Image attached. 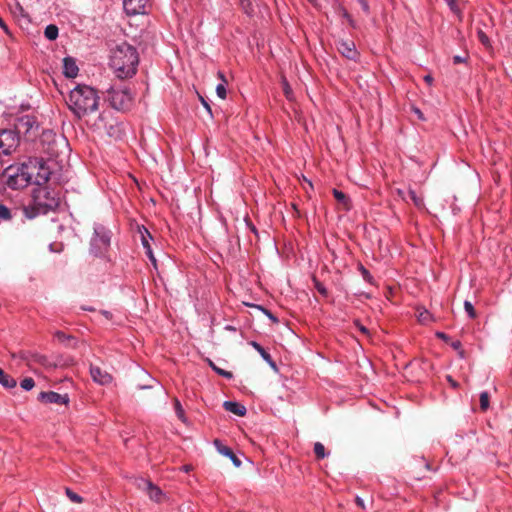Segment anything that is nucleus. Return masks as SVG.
I'll list each match as a JSON object with an SVG mask.
<instances>
[{"mask_svg": "<svg viewBox=\"0 0 512 512\" xmlns=\"http://www.w3.org/2000/svg\"><path fill=\"white\" fill-rule=\"evenodd\" d=\"M139 55L135 47L123 42L111 50L110 66L120 79L130 78L137 72Z\"/></svg>", "mask_w": 512, "mask_h": 512, "instance_id": "1", "label": "nucleus"}, {"mask_svg": "<svg viewBox=\"0 0 512 512\" xmlns=\"http://www.w3.org/2000/svg\"><path fill=\"white\" fill-rule=\"evenodd\" d=\"M66 103L71 112L80 119L98 109L99 96L94 88L79 84L70 91Z\"/></svg>", "mask_w": 512, "mask_h": 512, "instance_id": "2", "label": "nucleus"}, {"mask_svg": "<svg viewBox=\"0 0 512 512\" xmlns=\"http://www.w3.org/2000/svg\"><path fill=\"white\" fill-rule=\"evenodd\" d=\"M60 204L57 193L47 186H40L33 192V202L23 208L24 215L33 219L41 214L55 210Z\"/></svg>", "mask_w": 512, "mask_h": 512, "instance_id": "3", "label": "nucleus"}, {"mask_svg": "<svg viewBox=\"0 0 512 512\" xmlns=\"http://www.w3.org/2000/svg\"><path fill=\"white\" fill-rule=\"evenodd\" d=\"M36 168L35 165H25L17 168L14 173H10L13 168L10 166L5 169L7 174L6 185L11 189H21L32 183L33 171Z\"/></svg>", "mask_w": 512, "mask_h": 512, "instance_id": "4", "label": "nucleus"}, {"mask_svg": "<svg viewBox=\"0 0 512 512\" xmlns=\"http://www.w3.org/2000/svg\"><path fill=\"white\" fill-rule=\"evenodd\" d=\"M111 243V232L101 224L94 225V234L90 242V251L95 256L107 253Z\"/></svg>", "mask_w": 512, "mask_h": 512, "instance_id": "5", "label": "nucleus"}, {"mask_svg": "<svg viewBox=\"0 0 512 512\" xmlns=\"http://www.w3.org/2000/svg\"><path fill=\"white\" fill-rule=\"evenodd\" d=\"M108 101L116 110H126L132 104V94L127 86H112L107 90Z\"/></svg>", "mask_w": 512, "mask_h": 512, "instance_id": "6", "label": "nucleus"}, {"mask_svg": "<svg viewBox=\"0 0 512 512\" xmlns=\"http://www.w3.org/2000/svg\"><path fill=\"white\" fill-rule=\"evenodd\" d=\"M19 145V137L12 130H2L0 131V150L4 155H9Z\"/></svg>", "mask_w": 512, "mask_h": 512, "instance_id": "7", "label": "nucleus"}, {"mask_svg": "<svg viewBox=\"0 0 512 512\" xmlns=\"http://www.w3.org/2000/svg\"><path fill=\"white\" fill-rule=\"evenodd\" d=\"M27 165H35L36 168L33 171V179L32 183L38 185V187L43 186L48 180L50 176L49 169L45 166V163L42 160L30 161Z\"/></svg>", "mask_w": 512, "mask_h": 512, "instance_id": "8", "label": "nucleus"}, {"mask_svg": "<svg viewBox=\"0 0 512 512\" xmlns=\"http://www.w3.org/2000/svg\"><path fill=\"white\" fill-rule=\"evenodd\" d=\"M140 489H143L148 494L149 498L155 502H161L163 497L162 490L155 486L151 481L146 479H139L137 483Z\"/></svg>", "mask_w": 512, "mask_h": 512, "instance_id": "9", "label": "nucleus"}, {"mask_svg": "<svg viewBox=\"0 0 512 512\" xmlns=\"http://www.w3.org/2000/svg\"><path fill=\"white\" fill-rule=\"evenodd\" d=\"M147 0H123V7L128 15L146 13Z\"/></svg>", "mask_w": 512, "mask_h": 512, "instance_id": "10", "label": "nucleus"}, {"mask_svg": "<svg viewBox=\"0 0 512 512\" xmlns=\"http://www.w3.org/2000/svg\"><path fill=\"white\" fill-rule=\"evenodd\" d=\"M336 46L338 52L345 58L349 60H355L357 58L358 52L353 41L341 40L337 42Z\"/></svg>", "mask_w": 512, "mask_h": 512, "instance_id": "11", "label": "nucleus"}, {"mask_svg": "<svg viewBox=\"0 0 512 512\" xmlns=\"http://www.w3.org/2000/svg\"><path fill=\"white\" fill-rule=\"evenodd\" d=\"M139 233H140V237H141V243H142L143 248L145 249L146 255L148 256L150 261L153 263V265L156 266V259L153 255V251H152L151 244H150V241L152 240V236H151L150 232L148 231L147 228L142 226L139 228Z\"/></svg>", "mask_w": 512, "mask_h": 512, "instance_id": "12", "label": "nucleus"}, {"mask_svg": "<svg viewBox=\"0 0 512 512\" xmlns=\"http://www.w3.org/2000/svg\"><path fill=\"white\" fill-rule=\"evenodd\" d=\"M39 399L45 403H55L58 405H66L69 402L68 396L66 394L61 395L53 391L41 392Z\"/></svg>", "mask_w": 512, "mask_h": 512, "instance_id": "13", "label": "nucleus"}, {"mask_svg": "<svg viewBox=\"0 0 512 512\" xmlns=\"http://www.w3.org/2000/svg\"><path fill=\"white\" fill-rule=\"evenodd\" d=\"M90 375L93 381L100 385H107L112 382V376L98 366H90Z\"/></svg>", "mask_w": 512, "mask_h": 512, "instance_id": "14", "label": "nucleus"}, {"mask_svg": "<svg viewBox=\"0 0 512 512\" xmlns=\"http://www.w3.org/2000/svg\"><path fill=\"white\" fill-rule=\"evenodd\" d=\"M214 445L217 448L218 452L226 457H229L236 467H239L241 465L240 459L234 454L231 448L223 445L222 442L218 439L214 440Z\"/></svg>", "mask_w": 512, "mask_h": 512, "instance_id": "15", "label": "nucleus"}, {"mask_svg": "<svg viewBox=\"0 0 512 512\" xmlns=\"http://www.w3.org/2000/svg\"><path fill=\"white\" fill-rule=\"evenodd\" d=\"M79 68L76 61L71 57L63 59V73L68 78H75L78 75Z\"/></svg>", "mask_w": 512, "mask_h": 512, "instance_id": "16", "label": "nucleus"}, {"mask_svg": "<svg viewBox=\"0 0 512 512\" xmlns=\"http://www.w3.org/2000/svg\"><path fill=\"white\" fill-rule=\"evenodd\" d=\"M249 344L261 355L263 360L268 363L270 367L273 369L277 368L276 363L271 355L258 342L251 341Z\"/></svg>", "mask_w": 512, "mask_h": 512, "instance_id": "17", "label": "nucleus"}, {"mask_svg": "<svg viewBox=\"0 0 512 512\" xmlns=\"http://www.w3.org/2000/svg\"><path fill=\"white\" fill-rule=\"evenodd\" d=\"M223 407L226 411H229L237 416H244L246 414V408L240 403L234 401H225Z\"/></svg>", "mask_w": 512, "mask_h": 512, "instance_id": "18", "label": "nucleus"}, {"mask_svg": "<svg viewBox=\"0 0 512 512\" xmlns=\"http://www.w3.org/2000/svg\"><path fill=\"white\" fill-rule=\"evenodd\" d=\"M0 384L7 389L16 387V380L10 375L6 374L2 368H0Z\"/></svg>", "mask_w": 512, "mask_h": 512, "instance_id": "19", "label": "nucleus"}, {"mask_svg": "<svg viewBox=\"0 0 512 512\" xmlns=\"http://www.w3.org/2000/svg\"><path fill=\"white\" fill-rule=\"evenodd\" d=\"M13 210L0 202V223L9 222L13 219Z\"/></svg>", "mask_w": 512, "mask_h": 512, "instance_id": "20", "label": "nucleus"}, {"mask_svg": "<svg viewBox=\"0 0 512 512\" xmlns=\"http://www.w3.org/2000/svg\"><path fill=\"white\" fill-rule=\"evenodd\" d=\"M218 77L222 80V83L217 85L216 93H217L219 98L225 99L226 95H227V91H226L227 81L225 79L224 74L221 71L218 72Z\"/></svg>", "mask_w": 512, "mask_h": 512, "instance_id": "21", "label": "nucleus"}, {"mask_svg": "<svg viewBox=\"0 0 512 512\" xmlns=\"http://www.w3.org/2000/svg\"><path fill=\"white\" fill-rule=\"evenodd\" d=\"M417 319L421 324H428L432 321V314L426 309H417Z\"/></svg>", "mask_w": 512, "mask_h": 512, "instance_id": "22", "label": "nucleus"}, {"mask_svg": "<svg viewBox=\"0 0 512 512\" xmlns=\"http://www.w3.org/2000/svg\"><path fill=\"white\" fill-rule=\"evenodd\" d=\"M44 35L49 40H55L58 37V27L50 24L45 28Z\"/></svg>", "mask_w": 512, "mask_h": 512, "instance_id": "23", "label": "nucleus"}, {"mask_svg": "<svg viewBox=\"0 0 512 512\" xmlns=\"http://www.w3.org/2000/svg\"><path fill=\"white\" fill-rule=\"evenodd\" d=\"M408 197L414 203V205L416 207H418V208L424 207V201H423L422 197L418 196L414 190L409 189Z\"/></svg>", "mask_w": 512, "mask_h": 512, "instance_id": "24", "label": "nucleus"}, {"mask_svg": "<svg viewBox=\"0 0 512 512\" xmlns=\"http://www.w3.org/2000/svg\"><path fill=\"white\" fill-rule=\"evenodd\" d=\"M314 453L318 459H323L327 456V453L325 451V447L322 443L316 442L314 444Z\"/></svg>", "mask_w": 512, "mask_h": 512, "instance_id": "25", "label": "nucleus"}, {"mask_svg": "<svg viewBox=\"0 0 512 512\" xmlns=\"http://www.w3.org/2000/svg\"><path fill=\"white\" fill-rule=\"evenodd\" d=\"M282 88H283L285 97L288 100H292L293 99V91L285 77L282 78Z\"/></svg>", "mask_w": 512, "mask_h": 512, "instance_id": "26", "label": "nucleus"}, {"mask_svg": "<svg viewBox=\"0 0 512 512\" xmlns=\"http://www.w3.org/2000/svg\"><path fill=\"white\" fill-rule=\"evenodd\" d=\"M27 360L28 364L35 362L44 365L47 361L45 356L39 354H31L30 357H24Z\"/></svg>", "mask_w": 512, "mask_h": 512, "instance_id": "27", "label": "nucleus"}, {"mask_svg": "<svg viewBox=\"0 0 512 512\" xmlns=\"http://www.w3.org/2000/svg\"><path fill=\"white\" fill-rule=\"evenodd\" d=\"M464 310L470 319H475L477 317L473 304L468 300L464 301Z\"/></svg>", "mask_w": 512, "mask_h": 512, "instance_id": "28", "label": "nucleus"}, {"mask_svg": "<svg viewBox=\"0 0 512 512\" xmlns=\"http://www.w3.org/2000/svg\"><path fill=\"white\" fill-rule=\"evenodd\" d=\"M209 365L217 374H219L227 379H231L233 377L232 372L226 371V370H223V369L217 367L212 361H209Z\"/></svg>", "mask_w": 512, "mask_h": 512, "instance_id": "29", "label": "nucleus"}, {"mask_svg": "<svg viewBox=\"0 0 512 512\" xmlns=\"http://www.w3.org/2000/svg\"><path fill=\"white\" fill-rule=\"evenodd\" d=\"M480 408L482 411H486L489 408V394L486 391L480 394Z\"/></svg>", "mask_w": 512, "mask_h": 512, "instance_id": "30", "label": "nucleus"}, {"mask_svg": "<svg viewBox=\"0 0 512 512\" xmlns=\"http://www.w3.org/2000/svg\"><path fill=\"white\" fill-rule=\"evenodd\" d=\"M333 195L338 202H340L344 205L348 204L349 199L344 192L337 190V189H333Z\"/></svg>", "mask_w": 512, "mask_h": 512, "instance_id": "31", "label": "nucleus"}, {"mask_svg": "<svg viewBox=\"0 0 512 512\" xmlns=\"http://www.w3.org/2000/svg\"><path fill=\"white\" fill-rule=\"evenodd\" d=\"M313 283L315 289L324 297L328 296V290L327 288L315 277L313 278Z\"/></svg>", "mask_w": 512, "mask_h": 512, "instance_id": "32", "label": "nucleus"}, {"mask_svg": "<svg viewBox=\"0 0 512 512\" xmlns=\"http://www.w3.org/2000/svg\"><path fill=\"white\" fill-rule=\"evenodd\" d=\"M66 495L74 503H82L83 502V498L69 488H66Z\"/></svg>", "mask_w": 512, "mask_h": 512, "instance_id": "33", "label": "nucleus"}, {"mask_svg": "<svg viewBox=\"0 0 512 512\" xmlns=\"http://www.w3.org/2000/svg\"><path fill=\"white\" fill-rule=\"evenodd\" d=\"M20 386L24 390L29 391L35 386V382L31 377H27L20 382Z\"/></svg>", "mask_w": 512, "mask_h": 512, "instance_id": "34", "label": "nucleus"}, {"mask_svg": "<svg viewBox=\"0 0 512 512\" xmlns=\"http://www.w3.org/2000/svg\"><path fill=\"white\" fill-rule=\"evenodd\" d=\"M174 408H175V412H176V415L178 416V418L180 420L184 421L185 420L184 410H183L182 405L178 399L174 400Z\"/></svg>", "mask_w": 512, "mask_h": 512, "instance_id": "35", "label": "nucleus"}, {"mask_svg": "<svg viewBox=\"0 0 512 512\" xmlns=\"http://www.w3.org/2000/svg\"><path fill=\"white\" fill-rule=\"evenodd\" d=\"M359 271L361 272V275L366 282L373 283L372 275L363 265L359 266Z\"/></svg>", "mask_w": 512, "mask_h": 512, "instance_id": "36", "label": "nucleus"}, {"mask_svg": "<svg viewBox=\"0 0 512 512\" xmlns=\"http://www.w3.org/2000/svg\"><path fill=\"white\" fill-rule=\"evenodd\" d=\"M445 1L452 12H454L455 14H460V10L457 6V0H445Z\"/></svg>", "mask_w": 512, "mask_h": 512, "instance_id": "37", "label": "nucleus"}, {"mask_svg": "<svg viewBox=\"0 0 512 512\" xmlns=\"http://www.w3.org/2000/svg\"><path fill=\"white\" fill-rule=\"evenodd\" d=\"M357 1L361 5L363 12L368 15L370 13L369 0H357Z\"/></svg>", "mask_w": 512, "mask_h": 512, "instance_id": "38", "label": "nucleus"}, {"mask_svg": "<svg viewBox=\"0 0 512 512\" xmlns=\"http://www.w3.org/2000/svg\"><path fill=\"white\" fill-rule=\"evenodd\" d=\"M260 310H262L267 316L268 318L274 322V323H277L278 322V318L276 316H274L268 309L264 308V307H261V306H257Z\"/></svg>", "mask_w": 512, "mask_h": 512, "instance_id": "39", "label": "nucleus"}, {"mask_svg": "<svg viewBox=\"0 0 512 512\" xmlns=\"http://www.w3.org/2000/svg\"><path fill=\"white\" fill-rule=\"evenodd\" d=\"M478 38H479L480 42L483 45H488L489 44V38L487 37V35L483 31H479L478 32Z\"/></svg>", "mask_w": 512, "mask_h": 512, "instance_id": "40", "label": "nucleus"}, {"mask_svg": "<svg viewBox=\"0 0 512 512\" xmlns=\"http://www.w3.org/2000/svg\"><path fill=\"white\" fill-rule=\"evenodd\" d=\"M354 325L359 329L360 332L368 335V329L365 326H363L358 320L354 322Z\"/></svg>", "mask_w": 512, "mask_h": 512, "instance_id": "41", "label": "nucleus"}, {"mask_svg": "<svg viewBox=\"0 0 512 512\" xmlns=\"http://www.w3.org/2000/svg\"><path fill=\"white\" fill-rule=\"evenodd\" d=\"M343 17L347 19V21L349 22V24L352 27H355V22H354L352 16L346 10H344V12H343Z\"/></svg>", "mask_w": 512, "mask_h": 512, "instance_id": "42", "label": "nucleus"}, {"mask_svg": "<svg viewBox=\"0 0 512 512\" xmlns=\"http://www.w3.org/2000/svg\"><path fill=\"white\" fill-rule=\"evenodd\" d=\"M55 337L59 340V341H64L66 339H68L69 337L62 331H57L55 333Z\"/></svg>", "mask_w": 512, "mask_h": 512, "instance_id": "43", "label": "nucleus"}, {"mask_svg": "<svg viewBox=\"0 0 512 512\" xmlns=\"http://www.w3.org/2000/svg\"><path fill=\"white\" fill-rule=\"evenodd\" d=\"M355 502L360 508L365 509V504L361 497L357 496Z\"/></svg>", "mask_w": 512, "mask_h": 512, "instance_id": "44", "label": "nucleus"}, {"mask_svg": "<svg viewBox=\"0 0 512 512\" xmlns=\"http://www.w3.org/2000/svg\"><path fill=\"white\" fill-rule=\"evenodd\" d=\"M462 62H465V58L461 57V56H454L453 57V63L454 64H459V63H462Z\"/></svg>", "mask_w": 512, "mask_h": 512, "instance_id": "45", "label": "nucleus"}, {"mask_svg": "<svg viewBox=\"0 0 512 512\" xmlns=\"http://www.w3.org/2000/svg\"><path fill=\"white\" fill-rule=\"evenodd\" d=\"M0 27L6 32L8 33V27L6 25V23L4 22V20L2 18H0Z\"/></svg>", "mask_w": 512, "mask_h": 512, "instance_id": "46", "label": "nucleus"}, {"mask_svg": "<svg viewBox=\"0 0 512 512\" xmlns=\"http://www.w3.org/2000/svg\"><path fill=\"white\" fill-rule=\"evenodd\" d=\"M424 81L426 83H428L429 85H431L433 82V77L430 74H428V75L424 76Z\"/></svg>", "mask_w": 512, "mask_h": 512, "instance_id": "47", "label": "nucleus"}, {"mask_svg": "<svg viewBox=\"0 0 512 512\" xmlns=\"http://www.w3.org/2000/svg\"><path fill=\"white\" fill-rule=\"evenodd\" d=\"M242 6L246 13H250V10H251L250 3H247V5H246V4H244V0H242Z\"/></svg>", "mask_w": 512, "mask_h": 512, "instance_id": "48", "label": "nucleus"}, {"mask_svg": "<svg viewBox=\"0 0 512 512\" xmlns=\"http://www.w3.org/2000/svg\"><path fill=\"white\" fill-rule=\"evenodd\" d=\"M436 336H437L438 338H440V339H443V340H446V339H447L446 334H445V333H443V332H437V333H436Z\"/></svg>", "mask_w": 512, "mask_h": 512, "instance_id": "49", "label": "nucleus"}, {"mask_svg": "<svg viewBox=\"0 0 512 512\" xmlns=\"http://www.w3.org/2000/svg\"><path fill=\"white\" fill-rule=\"evenodd\" d=\"M192 469L191 465H184L182 466L181 470L184 472H189Z\"/></svg>", "mask_w": 512, "mask_h": 512, "instance_id": "50", "label": "nucleus"}, {"mask_svg": "<svg viewBox=\"0 0 512 512\" xmlns=\"http://www.w3.org/2000/svg\"><path fill=\"white\" fill-rule=\"evenodd\" d=\"M414 111H415V113L418 115V117H419L420 119H423V114H422V112L420 111V109L415 108V109H414Z\"/></svg>", "mask_w": 512, "mask_h": 512, "instance_id": "51", "label": "nucleus"}, {"mask_svg": "<svg viewBox=\"0 0 512 512\" xmlns=\"http://www.w3.org/2000/svg\"><path fill=\"white\" fill-rule=\"evenodd\" d=\"M225 329L228 330V331H232V332L236 331V328L234 326H231V325L225 326Z\"/></svg>", "mask_w": 512, "mask_h": 512, "instance_id": "52", "label": "nucleus"}, {"mask_svg": "<svg viewBox=\"0 0 512 512\" xmlns=\"http://www.w3.org/2000/svg\"><path fill=\"white\" fill-rule=\"evenodd\" d=\"M452 346L455 348V349H458L461 347V342L460 341H456L452 344Z\"/></svg>", "mask_w": 512, "mask_h": 512, "instance_id": "53", "label": "nucleus"}, {"mask_svg": "<svg viewBox=\"0 0 512 512\" xmlns=\"http://www.w3.org/2000/svg\"><path fill=\"white\" fill-rule=\"evenodd\" d=\"M102 314L106 317V318H111V313L109 311H103Z\"/></svg>", "mask_w": 512, "mask_h": 512, "instance_id": "54", "label": "nucleus"}, {"mask_svg": "<svg viewBox=\"0 0 512 512\" xmlns=\"http://www.w3.org/2000/svg\"><path fill=\"white\" fill-rule=\"evenodd\" d=\"M82 309L85 310V311H94V308L93 307H86V306H82Z\"/></svg>", "mask_w": 512, "mask_h": 512, "instance_id": "55", "label": "nucleus"}, {"mask_svg": "<svg viewBox=\"0 0 512 512\" xmlns=\"http://www.w3.org/2000/svg\"><path fill=\"white\" fill-rule=\"evenodd\" d=\"M448 380H449V382L451 383V385H452L453 387H456V385H457V384H456V382H455V381H453V380L451 379V377H450V376H448Z\"/></svg>", "mask_w": 512, "mask_h": 512, "instance_id": "56", "label": "nucleus"}, {"mask_svg": "<svg viewBox=\"0 0 512 512\" xmlns=\"http://www.w3.org/2000/svg\"><path fill=\"white\" fill-rule=\"evenodd\" d=\"M43 136H45V137H48V138H49V137H52V136H53V134H52V132H47V133H44V134H43Z\"/></svg>", "mask_w": 512, "mask_h": 512, "instance_id": "57", "label": "nucleus"}]
</instances>
